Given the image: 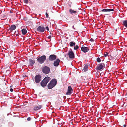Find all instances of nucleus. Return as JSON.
I'll use <instances>...</instances> for the list:
<instances>
[{
    "label": "nucleus",
    "mask_w": 127,
    "mask_h": 127,
    "mask_svg": "<svg viewBox=\"0 0 127 127\" xmlns=\"http://www.w3.org/2000/svg\"><path fill=\"white\" fill-rule=\"evenodd\" d=\"M57 80L55 79H52L48 85V87L49 89H51L54 87L57 84Z\"/></svg>",
    "instance_id": "1"
},
{
    "label": "nucleus",
    "mask_w": 127,
    "mask_h": 127,
    "mask_svg": "<svg viewBox=\"0 0 127 127\" xmlns=\"http://www.w3.org/2000/svg\"><path fill=\"white\" fill-rule=\"evenodd\" d=\"M50 77H45L41 82V84L42 86L44 87L46 86L48 82L50 80Z\"/></svg>",
    "instance_id": "2"
},
{
    "label": "nucleus",
    "mask_w": 127,
    "mask_h": 127,
    "mask_svg": "<svg viewBox=\"0 0 127 127\" xmlns=\"http://www.w3.org/2000/svg\"><path fill=\"white\" fill-rule=\"evenodd\" d=\"M46 57L45 55H43L41 57H39L37 60V61L39 62L40 64L43 63L46 60Z\"/></svg>",
    "instance_id": "3"
},
{
    "label": "nucleus",
    "mask_w": 127,
    "mask_h": 127,
    "mask_svg": "<svg viewBox=\"0 0 127 127\" xmlns=\"http://www.w3.org/2000/svg\"><path fill=\"white\" fill-rule=\"evenodd\" d=\"M66 55H67L69 58L70 59H72L74 58V54L71 49L69 50L67 54L65 55V57H66Z\"/></svg>",
    "instance_id": "4"
},
{
    "label": "nucleus",
    "mask_w": 127,
    "mask_h": 127,
    "mask_svg": "<svg viewBox=\"0 0 127 127\" xmlns=\"http://www.w3.org/2000/svg\"><path fill=\"white\" fill-rule=\"evenodd\" d=\"M104 64L103 63H101L97 65L96 69L98 70H100L104 69Z\"/></svg>",
    "instance_id": "5"
},
{
    "label": "nucleus",
    "mask_w": 127,
    "mask_h": 127,
    "mask_svg": "<svg viewBox=\"0 0 127 127\" xmlns=\"http://www.w3.org/2000/svg\"><path fill=\"white\" fill-rule=\"evenodd\" d=\"M41 77L39 75H37L35 77V82L36 83H39L41 80Z\"/></svg>",
    "instance_id": "6"
},
{
    "label": "nucleus",
    "mask_w": 127,
    "mask_h": 127,
    "mask_svg": "<svg viewBox=\"0 0 127 127\" xmlns=\"http://www.w3.org/2000/svg\"><path fill=\"white\" fill-rule=\"evenodd\" d=\"M50 71L49 68L47 66H45L43 69V72L46 74L48 73Z\"/></svg>",
    "instance_id": "7"
},
{
    "label": "nucleus",
    "mask_w": 127,
    "mask_h": 127,
    "mask_svg": "<svg viewBox=\"0 0 127 127\" xmlns=\"http://www.w3.org/2000/svg\"><path fill=\"white\" fill-rule=\"evenodd\" d=\"M57 58L56 56L54 55H50L49 57V60L50 61H53Z\"/></svg>",
    "instance_id": "8"
},
{
    "label": "nucleus",
    "mask_w": 127,
    "mask_h": 127,
    "mask_svg": "<svg viewBox=\"0 0 127 127\" xmlns=\"http://www.w3.org/2000/svg\"><path fill=\"white\" fill-rule=\"evenodd\" d=\"M45 30L44 28L43 27L41 26H39L37 29V31L43 32Z\"/></svg>",
    "instance_id": "9"
},
{
    "label": "nucleus",
    "mask_w": 127,
    "mask_h": 127,
    "mask_svg": "<svg viewBox=\"0 0 127 127\" xmlns=\"http://www.w3.org/2000/svg\"><path fill=\"white\" fill-rule=\"evenodd\" d=\"M60 62V60L58 59H57L54 61L53 64L55 66H57L59 65V64Z\"/></svg>",
    "instance_id": "10"
},
{
    "label": "nucleus",
    "mask_w": 127,
    "mask_h": 127,
    "mask_svg": "<svg viewBox=\"0 0 127 127\" xmlns=\"http://www.w3.org/2000/svg\"><path fill=\"white\" fill-rule=\"evenodd\" d=\"M81 50L84 53H86L89 51V49L87 47H82L81 48Z\"/></svg>",
    "instance_id": "11"
},
{
    "label": "nucleus",
    "mask_w": 127,
    "mask_h": 127,
    "mask_svg": "<svg viewBox=\"0 0 127 127\" xmlns=\"http://www.w3.org/2000/svg\"><path fill=\"white\" fill-rule=\"evenodd\" d=\"M72 89L71 87L69 86L68 87V91L66 94L67 95H70L72 93Z\"/></svg>",
    "instance_id": "12"
},
{
    "label": "nucleus",
    "mask_w": 127,
    "mask_h": 127,
    "mask_svg": "<svg viewBox=\"0 0 127 127\" xmlns=\"http://www.w3.org/2000/svg\"><path fill=\"white\" fill-rule=\"evenodd\" d=\"M117 55V52L116 51L113 52L111 53V56L114 58Z\"/></svg>",
    "instance_id": "13"
},
{
    "label": "nucleus",
    "mask_w": 127,
    "mask_h": 127,
    "mask_svg": "<svg viewBox=\"0 0 127 127\" xmlns=\"http://www.w3.org/2000/svg\"><path fill=\"white\" fill-rule=\"evenodd\" d=\"M42 107L41 105L36 106L34 108V110L35 111L38 110L40 109Z\"/></svg>",
    "instance_id": "14"
},
{
    "label": "nucleus",
    "mask_w": 127,
    "mask_h": 127,
    "mask_svg": "<svg viewBox=\"0 0 127 127\" xmlns=\"http://www.w3.org/2000/svg\"><path fill=\"white\" fill-rule=\"evenodd\" d=\"M16 26L15 25H12L11 26L9 29L10 31L12 32L13 30L16 29Z\"/></svg>",
    "instance_id": "15"
},
{
    "label": "nucleus",
    "mask_w": 127,
    "mask_h": 127,
    "mask_svg": "<svg viewBox=\"0 0 127 127\" xmlns=\"http://www.w3.org/2000/svg\"><path fill=\"white\" fill-rule=\"evenodd\" d=\"M114 10L113 9H102V12H107V11H114Z\"/></svg>",
    "instance_id": "16"
},
{
    "label": "nucleus",
    "mask_w": 127,
    "mask_h": 127,
    "mask_svg": "<svg viewBox=\"0 0 127 127\" xmlns=\"http://www.w3.org/2000/svg\"><path fill=\"white\" fill-rule=\"evenodd\" d=\"M69 12L70 14H75L77 13V11L72 9H70L69 10Z\"/></svg>",
    "instance_id": "17"
},
{
    "label": "nucleus",
    "mask_w": 127,
    "mask_h": 127,
    "mask_svg": "<svg viewBox=\"0 0 127 127\" xmlns=\"http://www.w3.org/2000/svg\"><path fill=\"white\" fill-rule=\"evenodd\" d=\"M22 34L24 35L26 34L27 32V31L26 29H23L22 30Z\"/></svg>",
    "instance_id": "18"
},
{
    "label": "nucleus",
    "mask_w": 127,
    "mask_h": 127,
    "mask_svg": "<svg viewBox=\"0 0 127 127\" xmlns=\"http://www.w3.org/2000/svg\"><path fill=\"white\" fill-rule=\"evenodd\" d=\"M88 65H86L84 66L83 70L85 72H86L88 70Z\"/></svg>",
    "instance_id": "19"
},
{
    "label": "nucleus",
    "mask_w": 127,
    "mask_h": 127,
    "mask_svg": "<svg viewBox=\"0 0 127 127\" xmlns=\"http://www.w3.org/2000/svg\"><path fill=\"white\" fill-rule=\"evenodd\" d=\"M29 62L30 64L31 65H33L34 63L35 62L33 60L31 59L29 60Z\"/></svg>",
    "instance_id": "20"
},
{
    "label": "nucleus",
    "mask_w": 127,
    "mask_h": 127,
    "mask_svg": "<svg viewBox=\"0 0 127 127\" xmlns=\"http://www.w3.org/2000/svg\"><path fill=\"white\" fill-rule=\"evenodd\" d=\"M75 45V42L71 41L70 43V45L71 46H74Z\"/></svg>",
    "instance_id": "21"
},
{
    "label": "nucleus",
    "mask_w": 127,
    "mask_h": 127,
    "mask_svg": "<svg viewBox=\"0 0 127 127\" xmlns=\"http://www.w3.org/2000/svg\"><path fill=\"white\" fill-rule=\"evenodd\" d=\"M124 25L127 28V20H125L123 22Z\"/></svg>",
    "instance_id": "22"
},
{
    "label": "nucleus",
    "mask_w": 127,
    "mask_h": 127,
    "mask_svg": "<svg viewBox=\"0 0 127 127\" xmlns=\"http://www.w3.org/2000/svg\"><path fill=\"white\" fill-rule=\"evenodd\" d=\"M79 48V46H78V45H76L74 47V49L75 50H77V49L78 48Z\"/></svg>",
    "instance_id": "23"
},
{
    "label": "nucleus",
    "mask_w": 127,
    "mask_h": 127,
    "mask_svg": "<svg viewBox=\"0 0 127 127\" xmlns=\"http://www.w3.org/2000/svg\"><path fill=\"white\" fill-rule=\"evenodd\" d=\"M96 60H97V61L99 63L101 61V60H100V58L99 57L97 58Z\"/></svg>",
    "instance_id": "24"
},
{
    "label": "nucleus",
    "mask_w": 127,
    "mask_h": 127,
    "mask_svg": "<svg viewBox=\"0 0 127 127\" xmlns=\"http://www.w3.org/2000/svg\"><path fill=\"white\" fill-rule=\"evenodd\" d=\"M28 0H24V2L26 3H27L28 2Z\"/></svg>",
    "instance_id": "25"
},
{
    "label": "nucleus",
    "mask_w": 127,
    "mask_h": 127,
    "mask_svg": "<svg viewBox=\"0 0 127 127\" xmlns=\"http://www.w3.org/2000/svg\"><path fill=\"white\" fill-rule=\"evenodd\" d=\"M46 18H48V15L47 12L46 13Z\"/></svg>",
    "instance_id": "26"
},
{
    "label": "nucleus",
    "mask_w": 127,
    "mask_h": 127,
    "mask_svg": "<svg viewBox=\"0 0 127 127\" xmlns=\"http://www.w3.org/2000/svg\"><path fill=\"white\" fill-rule=\"evenodd\" d=\"M31 118L30 117H28L27 119V120L28 121H30L31 120Z\"/></svg>",
    "instance_id": "27"
},
{
    "label": "nucleus",
    "mask_w": 127,
    "mask_h": 127,
    "mask_svg": "<svg viewBox=\"0 0 127 127\" xmlns=\"http://www.w3.org/2000/svg\"><path fill=\"white\" fill-rule=\"evenodd\" d=\"M108 55V53H106V54H104V56L105 57H107Z\"/></svg>",
    "instance_id": "28"
},
{
    "label": "nucleus",
    "mask_w": 127,
    "mask_h": 127,
    "mask_svg": "<svg viewBox=\"0 0 127 127\" xmlns=\"http://www.w3.org/2000/svg\"><path fill=\"white\" fill-rule=\"evenodd\" d=\"M46 29L47 31H49V29L48 27H46Z\"/></svg>",
    "instance_id": "29"
},
{
    "label": "nucleus",
    "mask_w": 127,
    "mask_h": 127,
    "mask_svg": "<svg viewBox=\"0 0 127 127\" xmlns=\"http://www.w3.org/2000/svg\"><path fill=\"white\" fill-rule=\"evenodd\" d=\"M90 41H93L94 40L92 38H91V39H90Z\"/></svg>",
    "instance_id": "30"
},
{
    "label": "nucleus",
    "mask_w": 127,
    "mask_h": 127,
    "mask_svg": "<svg viewBox=\"0 0 127 127\" xmlns=\"http://www.w3.org/2000/svg\"><path fill=\"white\" fill-rule=\"evenodd\" d=\"M13 91V90L12 89V88L10 89V91L11 92H12Z\"/></svg>",
    "instance_id": "31"
},
{
    "label": "nucleus",
    "mask_w": 127,
    "mask_h": 127,
    "mask_svg": "<svg viewBox=\"0 0 127 127\" xmlns=\"http://www.w3.org/2000/svg\"><path fill=\"white\" fill-rule=\"evenodd\" d=\"M51 37V36H49L48 37V38H50Z\"/></svg>",
    "instance_id": "32"
},
{
    "label": "nucleus",
    "mask_w": 127,
    "mask_h": 127,
    "mask_svg": "<svg viewBox=\"0 0 127 127\" xmlns=\"http://www.w3.org/2000/svg\"><path fill=\"white\" fill-rule=\"evenodd\" d=\"M74 26H72V28H73L75 30V29L74 28Z\"/></svg>",
    "instance_id": "33"
},
{
    "label": "nucleus",
    "mask_w": 127,
    "mask_h": 127,
    "mask_svg": "<svg viewBox=\"0 0 127 127\" xmlns=\"http://www.w3.org/2000/svg\"><path fill=\"white\" fill-rule=\"evenodd\" d=\"M124 127H126V126L125 125H124Z\"/></svg>",
    "instance_id": "34"
},
{
    "label": "nucleus",
    "mask_w": 127,
    "mask_h": 127,
    "mask_svg": "<svg viewBox=\"0 0 127 127\" xmlns=\"http://www.w3.org/2000/svg\"><path fill=\"white\" fill-rule=\"evenodd\" d=\"M126 94H127V93Z\"/></svg>",
    "instance_id": "35"
}]
</instances>
